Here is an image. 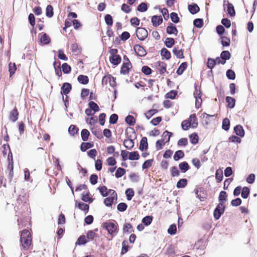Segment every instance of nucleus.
Here are the masks:
<instances>
[{
  "instance_id": "49530a36",
  "label": "nucleus",
  "mask_w": 257,
  "mask_h": 257,
  "mask_svg": "<svg viewBox=\"0 0 257 257\" xmlns=\"http://www.w3.org/2000/svg\"><path fill=\"white\" fill-rule=\"evenodd\" d=\"M188 184V180L186 178L180 179L176 184V187L178 189L185 188Z\"/></svg>"
},
{
  "instance_id": "8fccbe9b",
  "label": "nucleus",
  "mask_w": 257,
  "mask_h": 257,
  "mask_svg": "<svg viewBox=\"0 0 257 257\" xmlns=\"http://www.w3.org/2000/svg\"><path fill=\"white\" fill-rule=\"evenodd\" d=\"M204 240L202 239H199L194 244L193 248L196 249H200L201 250H203L205 248Z\"/></svg>"
},
{
  "instance_id": "864d4df0",
  "label": "nucleus",
  "mask_w": 257,
  "mask_h": 257,
  "mask_svg": "<svg viewBox=\"0 0 257 257\" xmlns=\"http://www.w3.org/2000/svg\"><path fill=\"white\" fill-rule=\"evenodd\" d=\"M126 199L130 201L135 195V191L133 188H127L125 191Z\"/></svg>"
},
{
  "instance_id": "de8ad7c7",
  "label": "nucleus",
  "mask_w": 257,
  "mask_h": 257,
  "mask_svg": "<svg viewBox=\"0 0 257 257\" xmlns=\"http://www.w3.org/2000/svg\"><path fill=\"white\" fill-rule=\"evenodd\" d=\"M250 194V188L248 187L244 186L242 188L241 192V197L243 199H246Z\"/></svg>"
},
{
  "instance_id": "2eb2a0df",
  "label": "nucleus",
  "mask_w": 257,
  "mask_h": 257,
  "mask_svg": "<svg viewBox=\"0 0 257 257\" xmlns=\"http://www.w3.org/2000/svg\"><path fill=\"white\" fill-rule=\"evenodd\" d=\"M225 6H226L227 14L230 17H234L235 16L236 13L233 5L229 2H227V3L226 4Z\"/></svg>"
},
{
  "instance_id": "3c124183",
  "label": "nucleus",
  "mask_w": 257,
  "mask_h": 257,
  "mask_svg": "<svg viewBox=\"0 0 257 257\" xmlns=\"http://www.w3.org/2000/svg\"><path fill=\"white\" fill-rule=\"evenodd\" d=\"M125 122L130 126H133L136 123V119L135 117L130 114H128L125 117Z\"/></svg>"
},
{
  "instance_id": "a19ab883",
  "label": "nucleus",
  "mask_w": 257,
  "mask_h": 257,
  "mask_svg": "<svg viewBox=\"0 0 257 257\" xmlns=\"http://www.w3.org/2000/svg\"><path fill=\"white\" fill-rule=\"evenodd\" d=\"M153 220V217L152 215H147L142 219V223L146 226L150 225Z\"/></svg>"
},
{
  "instance_id": "c85d7f7f",
  "label": "nucleus",
  "mask_w": 257,
  "mask_h": 257,
  "mask_svg": "<svg viewBox=\"0 0 257 257\" xmlns=\"http://www.w3.org/2000/svg\"><path fill=\"white\" fill-rule=\"evenodd\" d=\"M123 234L131 233L134 231L133 225L130 223H124L122 228Z\"/></svg>"
},
{
  "instance_id": "b1692460",
  "label": "nucleus",
  "mask_w": 257,
  "mask_h": 257,
  "mask_svg": "<svg viewBox=\"0 0 257 257\" xmlns=\"http://www.w3.org/2000/svg\"><path fill=\"white\" fill-rule=\"evenodd\" d=\"M139 149L142 152L147 150L148 149V143L147 137H144L142 138Z\"/></svg>"
},
{
  "instance_id": "09e8293b",
  "label": "nucleus",
  "mask_w": 257,
  "mask_h": 257,
  "mask_svg": "<svg viewBox=\"0 0 257 257\" xmlns=\"http://www.w3.org/2000/svg\"><path fill=\"white\" fill-rule=\"evenodd\" d=\"M88 105L91 110L93 111L94 113L99 111V107L98 105L96 103L93 101H89Z\"/></svg>"
},
{
  "instance_id": "4d7b16f0",
  "label": "nucleus",
  "mask_w": 257,
  "mask_h": 257,
  "mask_svg": "<svg viewBox=\"0 0 257 257\" xmlns=\"http://www.w3.org/2000/svg\"><path fill=\"white\" fill-rule=\"evenodd\" d=\"M193 23L194 27L200 29L203 26V19L201 18H196L193 20Z\"/></svg>"
},
{
  "instance_id": "4468645a",
  "label": "nucleus",
  "mask_w": 257,
  "mask_h": 257,
  "mask_svg": "<svg viewBox=\"0 0 257 257\" xmlns=\"http://www.w3.org/2000/svg\"><path fill=\"white\" fill-rule=\"evenodd\" d=\"M163 22V18L161 15H154L152 17L151 22L154 27H157Z\"/></svg>"
},
{
  "instance_id": "37998d69",
  "label": "nucleus",
  "mask_w": 257,
  "mask_h": 257,
  "mask_svg": "<svg viewBox=\"0 0 257 257\" xmlns=\"http://www.w3.org/2000/svg\"><path fill=\"white\" fill-rule=\"evenodd\" d=\"M90 135V133L87 129H82L80 133L81 138L82 140L84 142L88 141Z\"/></svg>"
},
{
  "instance_id": "13d9d810",
  "label": "nucleus",
  "mask_w": 257,
  "mask_h": 257,
  "mask_svg": "<svg viewBox=\"0 0 257 257\" xmlns=\"http://www.w3.org/2000/svg\"><path fill=\"white\" fill-rule=\"evenodd\" d=\"M220 43L222 47H229L230 45V38L223 36L221 37L220 38Z\"/></svg>"
},
{
  "instance_id": "a211bd4d",
  "label": "nucleus",
  "mask_w": 257,
  "mask_h": 257,
  "mask_svg": "<svg viewBox=\"0 0 257 257\" xmlns=\"http://www.w3.org/2000/svg\"><path fill=\"white\" fill-rule=\"evenodd\" d=\"M160 55L162 60H169L171 58V52L166 48H163L160 51Z\"/></svg>"
},
{
  "instance_id": "9d476101",
  "label": "nucleus",
  "mask_w": 257,
  "mask_h": 257,
  "mask_svg": "<svg viewBox=\"0 0 257 257\" xmlns=\"http://www.w3.org/2000/svg\"><path fill=\"white\" fill-rule=\"evenodd\" d=\"M72 88L71 84L69 82H64L61 86L60 93L62 95H67L70 92Z\"/></svg>"
},
{
  "instance_id": "473e14b6",
  "label": "nucleus",
  "mask_w": 257,
  "mask_h": 257,
  "mask_svg": "<svg viewBox=\"0 0 257 257\" xmlns=\"http://www.w3.org/2000/svg\"><path fill=\"white\" fill-rule=\"evenodd\" d=\"M188 67V63L187 62H182L176 71V73L178 75H181L186 70Z\"/></svg>"
},
{
  "instance_id": "72a5a7b5",
  "label": "nucleus",
  "mask_w": 257,
  "mask_h": 257,
  "mask_svg": "<svg viewBox=\"0 0 257 257\" xmlns=\"http://www.w3.org/2000/svg\"><path fill=\"white\" fill-rule=\"evenodd\" d=\"M87 242H88V240H87L85 235L82 234L79 236V237L77 238V241L75 242V245H85Z\"/></svg>"
},
{
  "instance_id": "bb28decb",
  "label": "nucleus",
  "mask_w": 257,
  "mask_h": 257,
  "mask_svg": "<svg viewBox=\"0 0 257 257\" xmlns=\"http://www.w3.org/2000/svg\"><path fill=\"white\" fill-rule=\"evenodd\" d=\"M42 35L40 38V42L42 45H47L51 42V39L49 36L45 33H42Z\"/></svg>"
},
{
  "instance_id": "c03bdc74",
  "label": "nucleus",
  "mask_w": 257,
  "mask_h": 257,
  "mask_svg": "<svg viewBox=\"0 0 257 257\" xmlns=\"http://www.w3.org/2000/svg\"><path fill=\"white\" fill-rule=\"evenodd\" d=\"M215 179L217 183L221 182L223 179V171L221 169H217L215 172Z\"/></svg>"
},
{
  "instance_id": "69168bd1",
  "label": "nucleus",
  "mask_w": 257,
  "mask_h": 257,
  "mask_svg": "<svg viewBox=\"0 0 257 257\" xmlns=\"http://www.w3.org/2000/svg\"><path fill=\"white\" fill-rule=\"evenodd\" d=\"M158 112L157 109H151L148 110L145 113V117L147 119H150L154 115Z\"/></svg>"
},
{
  "instance_id": "4c0bfd02",
  "label": "nucleus",
  "mask_w": 257,
  "mask_h": 257,
  "mask_svg": "<svg viewBox=\"0 0 257 257\" xmlns=\"http://www.w3.org/2000/svg\"><path fill=\"white\" fill-rule=\"evenodd\" d=\"M77 81L81 84L86 85L89 82V78L86 75L81 74L78 76Z\"/></svg>"
},
{
  "instance_id": "6e6d98bb",
  "label": "nucleus",
  "mask_w": 257,
  "mask_h": 257,
  "mask_svg": "<svg viewBox=\"0 0 257 257\" xmlns=\"http://www.w3.org/2000/svg\"><path fill=\"white\" fill-rule=\"evenodd\" d=\"M140 158V156L139 152L137 151L130 152L129 153V160L131 161L139 160Z\"/></svg>"
},
{
  "instance_id": "e433bc0d",
  "label": "nucleus",
  "mask_w": 257,
  "mask_h": 257,
  "mask_svg": "<svg viewBox=\"0 0 257 257\" xmlns=\"http://www.w3.org/2000/svg\"><path fill=\"white\" fill-rule=\"evenodd\" d=\"M189 119H190V122H191V123H192V128H196L197 127L198 125V119L197 118L196 114L195 113H193L191 114L189 116Z\"/></svg>"
},
{
  "instance_id": "7c9ffc66",
  "label": "nucleus",
  "mask_w": 257,
  "mask_h": 257,
  "mask_svg": "<svg viewBox=\"0 0 257 257\" xmlns=\"http://www.w3.org/2000/svg\"><path fill=\"white\" fill-rule=\"evenodd\" d=\"M87 239V240H88V242L90 241H93L96 237H98V235L94 232V231L92 230H89L86 232V235L85 236Z\"/></svg>"
},
{
  "instance_id": "f257e3e1",
  "label": "nucleus",
  "mask_w": 257,
  "mask_h": 257,
  "mask_svg": "<svg viewBox=\"0 0 257 257\" xmlns=\"http://www.w3.org/2000/svg\"><path fill=\"white\" fill-rule=\"evenodd\" d=\"M27 200L26 194L23 195H20L17 198L18 203L26 204ZM30 212V209L28 208V205L24 204L21 208L18 211H16V216H18L17 222L19 228L22 227L24 224L28 221L27 217Z\"/></svg>"
},
{
  "instance_id": "dca6fc26",
  "label": "nucleus",
  "mask_w": 257,
  "mask_h": 257,
  "mask_svg": "<svg viewBox=\"0 0 257 257\" xmlns=\"http://www.w3.org/2000/svg\"><path fill=\"white\" fill-rule=\"evenodd\" d=\"M156 67L159 70V73L161 75H163L165 72L168 73V72L167 71V64L164 62H157Z\"/></svg>"
},
{
  "instance_id": "052dcab7",
  "label": "nucleus",
  "mask_w": 257,
  "mask_h": 257,
  "mask_svg": "<svg viewBox=\"0 0 257 257\" xmlns=\"http://www.w3.org/2000/svg\"><path fill=\"white\" fill-rule=\"evenodd\" d=\"M127 241L126 240H124L122 242V247L120 254L121 255L124 254L126 253L129 250V248L131 247L130 246L127 245Z\"/></svg>"
},
{
  "instance_id": "f03ea898",
  "label": "nucleus",
  "mask_w": 257,
  "mask_h": 257,
  "mask_svg": "<svg viewBox=\"0 0 257 257\" xmlns=\"http://www.w3.org/2000/svg\"><path fill=\"white\" fill-rule=\"evenodd\" d=\"M129 133L134 134L135 135V139H136V132L134 129L132 127H127L125 131V135L126 139L123 141V146L127 150H131L134 147V140L132 139V136L129 135Z\"/></svg>"
},
{
  "instance_id": "39448f33",
  "label": "nucleus",
  "mask_w": 257,
  "mask_h": 257,
  "mask_svg": "<svg viewBox=\"0 0 257 257\" xmlns=\"http://www.w3.org/2000/svg\"><path fill=\"white\" fill-rule=\"evenodd\" d=\"M225 205H220V204H217L214 209L213 211V217L215 220H218L220 217L223 214L225 210Z\"/></svg>"
},
{
  "instance_id": "6e6552de",
  "label": "nucleus",
  "mask_w": 257,
  "mask_h": 257,
  "mask_svg": "<svg viewBox=\"0 0 257 257\" xmlns=\"http://www.w3.org/2000/svg\"><path fill=\"white\" fill-rule=\"evenodd\" d=\"M20 245L21 249L27 250L32 243V238H28L25 239H20Z\"/></svg>"
},
{
  "instance_id": "774afa93",
  "label": "nucleus",
  "mask_w": 257,
  "mask_h": 257,
  "mask_svg": "<svg viewBox=\"0 0 257 257\" xmlns=\"http://www.w3.org/2000/svg\"><path fill=\"white\" fill-rule=\"evenodd\" d=\"M216 32L220 38L223 37V35L225 32V28L222 25H219L216 27Z\"/></svg>"
},
{
  "instance_id": "e2e57ef3",
  "label": "nucleus",
  "mask_w": 257,
  "mask_h": 257,
  "mask_svg": "<svg viewBox=\"0 0 257 257\" xmlns=\"http://www.w3.org/2000/svg\"><path fill=\"white\" fill-rule=\"evenodd\" d=\"M226 76L228 79L231 80H234L236 76L235 72L231 69H229L226 71Z\"/></svg>"
},
{
  "instance_id": "f3484780",
  "label": "nucleus",
  "mask_w": 257,
  "mask_h": 257,
  "mask_svg": "<svg viewBox=\"0 0 257 257\" xmlns=\"http://www.w3.org/2000/svg\"><path fill=\"white\" fill-rule=\"evenodd\" d=\"M227 201V194L225 191H221L218 196V204L221 206L224 205V203Z\"/></svg>"
},
{
  "instance_id": "20e7f679",
  "label": "nucleus",
  "mask_w": 257,
  "mask_h": 257,
  "mask_svg": "<svg viewBox=\"0 0 257 257\" xmlns=\"http://www.w3.org/2000/svg\"><path fill=\"white\" fill-rule=\"evenodd\" d=\"M194 91L193 93L194 97L195 98V107L199 109L201 106L202 102L201 98L202 92L200 86H198L196 83L194 84Z\"/></svg>"
},
{
  "instance_id": "9b49d317",
  "label": "nucleus",
  "mask_w": 257,
  "mask_h": 257,
  "mask_svg": "<svg viewBox=\"0 0 257 257\" xmlns=\"http://www.w3.org/2000/svg\"><path fill=\"white\" fill-rule=\"evenodd\" d=\"M75 206L76 208H78L82 211L84 212V213L86 214L89 211V206L88 204L83 203L81 201H78L77 200H75Z\"/></svg>"
},
{
  "instance_id": "ddd939ff",
  "label": "nucleus",
  "mask_w": 257,
  "mask_h": 257,
  "mask_svg": "<svg viewBox=\"0 0 257 257\" xmlns=\"http://www.w3.org/2000/svg\"><path fill=\"white\" fill-rule=\"evenodd\" d=\"M166 33L168 35L174 34L175 35H177L178 33V30L174 24L170 23L166 28Z\"/></svg>"
},
{
  "instance_id": "cd10ccee",
  "label": "nucleus",
  "mask_w": 257,
  "mask_h": 257,
  "mask_svg": "<svg viewBox=\"0 0 257 257\" xmlns=\"http://www.w3.org/2000/svg\"><path fill=\"white\" fill-rule=\"evenodd\" d=\"M149 5L147 2L141 3L137 7V11L141 13H144L148 11Z\"/></svg>"
},
{
  "instance_id": "0e129e2a",
  "label": "nucleus",
  "mask_w": 257,
  "mask_h": 257,
  "mask_svg": "<svg viewBox=\"0 0 257 257\" xmlns=\"http://www.w3.org/2000/svg\"><path fill=\"white\" fill-rule=\"evenodd\" d=\"M54 15L53 7L51 5H49L47 6L46 9V16L51 18L53 17Z\"/></svg>"
},
{
  "instance_id": "f704fd0d",
  "label": "nucleus",
  "mask_w": 257,
  "mask_h": 257,
  "mask_svg": "<svg viewBox=\"0 0 257 257\" xmlns=\"http://www.w3.org/2000/svg\"><path fill=\"white\" fill-rule=\"evenodd\" d=\"M90 192H87L86 193L83 192L82 194L81 199V200L85 202H88V203H91L93 200L94 198H92V197H89Z\"/></svg>"
},
{
  "instance_id": "ea45409f",
  "label": "nucleus",
  "mask_w": 257,
  "mask_h": 257,
  "mask_svg": "<svg viewBox=\"0 0 257 257\" xmlns=\"http://www.w3.org/2000/svg\"><path fill=\"white\" fill-rule=\"evenodd\" d=\"M230 126V120L227 118L225 117L223 119L222 122V129L224 130L225 131L227 132Z\"/></svg>"
},
{
  "instance_id": "338daca9",
  "label": "nucleus",
  "mask_w": 257,
  "mask_h": 257,
  "mask_svg": "<svg viewBox=\"0 0 257 257\" xmlns=\"http://www.w3.org/2000/svg\"><path fill=\"white\" fill-rule=\"evenodd\" d=\"M104 21L107 27H111L113 25V18L110 14H106L104 16Z\"/></svg>"
},
{
  "instance_id": "58836bf2",
  "label": "nucleus",
  "mask_w": 257,
  "mask_h": 257,
  "mask_svg": "<svg viewBox=\"0 0 257 257\" xmlns=\"http://www.w3.org/2000/svg\"><path fill=\"white\" fill-rule=\"evenodd\" d=\"M68 133L71 136H74L78 134L79 128L74 124H71L68 127Z\"/></svg>"
},
{
  "instance_id": "6ab92c4d",
  "label": "nucleus",
  "mask_w": 257,
  "mask_h": 257,
  "mask_svg": "<svg viewBox=\"0 0 257 257\" xmlns=\"http://www.w3.org/2000/svg\"><path fill=\"white\" fill-rule=\"evenodd\" d=\"M110 63L114 66H117L121 61V58L119 55L110 56L109 58Z\"/></svg>"
},
{
  "instance_id": "0eeeda50",
  "label": "nucleus",
  "mask_w": 257,
  "mask_h": 257,
  "mask_svg": "<svg viewBox=\"0 0 257 257\" xmlns=\"http://www.w3.org/2000/svg\"><path fill=\"white\" fill-rule=\"evenodd\" d=\"M134 51L135 52V54L139 57H144L146 56L147 54L144 47L139 44L134 45Z\"/></svg>"
},
{
  "instance_id": "79ce46f5",
  "label": "nucleus",
  "mask_w": 257,
  "mask_h": 257,
  "mask_svg": "<svg viewBox=\"0 0 257 257\" xmlns=\"http://www.w3.org/2000/svg\"><path fill=\"white\" fill-rule=\"evenodd\" d=\"M185 154L182 150H178L175 152L173 159L175 161H178L184 157Z\"/></svg>"
},
{
  "instance_id": "f8f14e48",
  "label": "nucleus",
  "mask_w": 257,
  "mask_h": 257,
  "mask_svg": "<svg viewBox=\"0 0 257 257\" xmlns=\"http://www.w3.org/2000/svg\"><path fill=\"white\" fill-rule=\"evenodd\" d=\"M233 132L237 136L240 138H243L245 135V132L243 126L241 124H237L233 127Z\"/></svg>"
},
{
  "instance_id": "bf43d9fd",
  "label": "nucleus",
  "mask_w": 257,
  "mask_h": 257,
  "mask_svg": "<svg viewBox=\"0 0 257 257\" xmlns=\"http://www.w3.org/2000/svg\"><path fill=\"white\" fill-rule=\"evenodd\" d=\"M125 173L126 170L125 169L121 167H118L116 168L114 175L116 178H119L123 176Z\"/></svg>"
},
{
  "instance_id": "c756f323",
  "label": "nucleus",
  "mask_w": 257,
  "mask_h": 257,
  "mask_svg": "<svg viewBox=\"0 0 257 257\" xmlns=\"http://www.w3.org/2000/svg\"><path fill=\"white\" fill-rule=\"evenodd\" d=\"M225 101L227 104V107L230 109L233 108L235 106L236 100L231 96H226Z\"/></svg>"
},
{
  "instance_id": "aec40b11",
  "label": "nucleus",
  "mask_w": 257,
  "mask_h": 257,
  "mask_svg": "<svg viewBox=\"0 0 257 257\" xmlns=\"http://www.w3.org/2000/svg\"><path fill=\"white\" fill-rule=\"evenodd\" d=\"M94 146L93 142H82L80 146V150L82 152H86L87 150L92 148Z\"/></svg>"
},
{
  "instance_id": "423d86ee",
  "label": "nucleus",
  "mask_w": 257,
  "mask_h": 257,
  "mask_svg": "<svg viewBox=\"0 0 257 257\" xmlns=\"http://www.w3.org/2000/svg\"><path fill=\"white\" fill-rule=\"evenodd\" d=\"M136 36L140 41H144L148 36V32L144 27H138L136 30Z\"/></svg>"
},
{
  "instance_id": "7ed1b4c3",
  "label": "nucleus",
  "mask_w": 257,
  "mask_h": 257,
  "mask_svg": "<svg viewBox=\"0 0 257 257\" xmlns=\"http://www.w3.org/2000/svg\"><path fill=\"white\" fill-rule=\"evenodd\" d=\"M102 226L112 237L117 234L119 230L118 225L114 220V222L109 221L103 222Z\"/></svg>"
},
{
  "instance_id": "a878e982",
  "label": "nucleus",
  "mask_w": 257,
  "mask_h": 257,
  "mask_svg": "<svg viewBox=\"0 0 257 257\" xmlns=\"http://www.w3.org/2000/svg\"><path fill=\"white\" fill-rule=\"evenodd\" d=\"M178 167L180 171L182 173H186L190 168L189 164L186 161H184L179 163Z\"/></svg>"
},
{
  "instance_id": "a18cd8bd",
  "label": "nucleus",
  "mask_w": 257,
  "mask_h": 257,
  "mask_svg": "<svg viewBox=\"0 0 257 257\" xmlns=\"http://www.w3.org/2000/svg\"><path fill=\"white\" fill-rule=\"evenodd\" d=\"M175 44V41L173 38L167 37L164 41V45L168 48H172Z\"/></svg>"
},
{
  "instance_id": "393cba45",
  "label": "nucleus",
  "mask_w": 257,
  "mask_h": 257,
  "mask_svg": "<svg viewBox=\"0 0 257 257\" xmlns=\"http://www.w3.org/2000/svg\"><path fill=\"white\" fill-rule=\"evenodd\" d=\"M220 57L225 64L226 61L230 59L231 55L229 51L227 50H223L221 52Z\"/></svg>"
},
{
  "instance_id": "680f3d73",
  "label": "nucleus",
  "mask_w": 257,
  "mask_h": 257,
  "mask_svg": "<svg viewBox=\"0 0 257 257\" xmlns=\"http://www.w3.org/2000/svg\"><path fill=\"white\" fill-rule=\"evenodd\" d=\"M178 91L176 90H171L165 94V97L166 98L174 99L176 97Z\"/></svg>"
},
{
  "instance_id": "c9c22d12",
  "label": "nucleus",
  "mask_w": 257,
  "mask_h": 257,
  "mask_svg": "<svg viewBox=\"0 0 257 257\" xmlns=\"http://www.w3.org/2000/svg\"><path fill=\"white\" fill-rule=\"evenodd\" d=\"M190 143L193 145H196L199 142V136L197 133H193L189 136Z\"/></svg>"
},
{
  "instance_id": "5701e85b",
  "label": "nucleus",
  "mask_w": 257,
  "mask_h": 257,
  "mask_svg": "<svg viewBox=\"0 0 257 257\" xmlns=\"http://www.w3.org/2000/svg\"><path fill=\"white\" fill-rule=\"evenodd\" d=\"M172 52L176 56V58L178 59H183L184 58L183 54L184 49H181L179 50L178 46L174 47L172 50Z\"/></svg>"
},
{
  "instance_id": "4be33fe9",
  "label": "nucleus",
  "mask_w": 257,
  "mask_h": 257,
  "mask_svg": "<svg viewBox=\"0 0 257 257\" xmlns=\"http://www.w3.org/2000/svg\"><path fill=\"white\" fill-rule=\"evenodd\" d=\"M189 12L192 15H195L200 11V8L196 3H192L188 6Z\"/></svg>"
},
{
  "instance_id": "2f4dec72",
  "label": "nucleus",
  "mask_w": 257,
  "mask_h": 257,
  "mask_svg": "<svg viewBox=\"0 0 257 257\" xmlns=\"http://www.w3.org/2000/svg\"><path fill=\"white\" fill-rule=\"evenodd\" d=\"M214 115L208 114L206 112H203L201 115V117L203 118L202 123L204 125H208L209 122L211 121L210 118L214 117Z\"/></svg>"
},
{
  "instance_id": "5fc2aeb1",
  "label": "nucleus",
  "mask_w": 257,
  "mask_h": 257,
  "mask_svg": "<svg viewBox=\"0 0 257 257\" xmlns=\"http://www.w3.org/2000/svg\"><path fill=\"white\" fill-rule=\"evenodd\" d=\"M192 123L188 119H185L181 122V125L183 130L187 131L192 127Z\"/></svg>"
},
{
  "instance_id": "603ef678",
  "label": "nucleus",
  "mask_w": 257,
  "mask_h": 257,
  "mask_svg": "<svg viewBox=\"0 0 257 257\" xmlns=\"http://www.w3.org/2000/svg\"><path fill=\"white\" fill-rule=\"evenodd\" d=\"M20 239L32 238V235L28 229H25L20 231Z\"/></svg>"
},
{
  "instance_id": "1a4fd4ad",
  "label": "nucleus",
  "mask_w": 257,
  "mask_h": 257,
  "mask_svg": "<svg viewBox=\"0 0 257 257\" xmlns=\"http://www.w3.org/2000/svg\"><path fill=\"white\" fill-rule=\"evenodd\" d=\"M133 66L131 62H123L121 65L120 73L123 75L127 74L131 69H132Z\"/></svg>"
},
{
  "instance_id": "412c9836",
  "label": "nucleus",
  "mask_w": 257,
  "mask_h": 257,
  "mask_svg": "<svg viewBox=\"0 0 257 257\" xmlns=\"http://www.w3.org/2000/svg\"><path fill=\"white\" fill-rule=\"evenodd\" d=\"M19 115L18 109L15 107L10 113L9 119L13 122H15L18 119Z\"/></svg>"
}]
</instances>
